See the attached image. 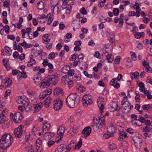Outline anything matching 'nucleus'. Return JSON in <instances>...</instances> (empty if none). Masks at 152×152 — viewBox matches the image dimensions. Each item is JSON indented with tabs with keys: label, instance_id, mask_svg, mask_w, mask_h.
I'll return each instance as SVG.
<instances>
[{
	"label": "nucleus",
	"instance_id": "nucleus-53",
	"mask_svg": "<svg viewBox=\"0 0 152 152\" xmlns=\"http://www.w3.org/2000/svg\"><path fill=\"white\" fill-rule=\"evenodd\" d=\"M147 66L148 67H145L147 70L146 71L148 72L152 73V69L149 66V65H147Z\"/></svg>",
	"mask_w": 152,
	"mask_h": 152
},
{
	"label": "nucleus",
	"instance_id": "nucleus-35",
	"mask_svg": "<svg viewBox=\"0 0 152 152\" xmlns=\"http://www.w3.org/2000/svg\"><path fill=\"white\" fill-rule=\"evenodd\" d=\"M79 43L77 45V46H76L74 47V50L75 51H79L81 49V48L79 46H80L81 44V41H80V43Z\"/></svg>",
	"mask_w": 152,
	"mask_h": 152
},
{
	"label": "nucleus",
	"instance_id": "nucleus-22",
	"mask_svg": "<svg viewBox=\"0 0 152 152\" xmlns=\"http://www.w3.org/2000/svg\"><path fill=\"white\" fill-rule=\"evenodd\" d=\"M145 36V33L143 32H137L134 34L135 37L137 39H140L142 37H144Z\"/></svg>",
	"mask_w": 152,
	"mask_h": 152
},
{
	"label": "nucleus",
	"instance_id": "nucleus-52",
	"mask_svg": "<svg viewBox=\"0 0 152 152\" xmlns=\"http://www.w3.org/2000/svg\"><path fill=\"white\" fill-rule=\"evenodd\" d=\"M32 29V28H31L28 27L26 28V30L27 31H26V33H28V36L29 37V38L30 39H32V38L30 36V31H31V30Z\"/></svg>",
	"mask_w": 152,
	"mask_h": 152
},
{
	"label": "nucleus",
	"instance_id": "nucleus-12",
	"mask_svg": "<svg viewBox=\"0 0 152 152\" xmlns=\"http://www.w3.org/2000/svg\"><path fill=\"white\" fill-rule=\"evenodd\" d=\"M91 132V128L90 126H88L85 128L82 131V133L84 134L83 137L85 138L89 136Z\"/></svg>",
	"mask_w": 152,
	"mask_h": 152
},
{
	"label": "nucleus",
	"instance_id": "nucleus-17",
	"mask_svg": "<svg viewBox=\"0 0 152 152\" xmlns=\"http://www.w3.org/2000/svg\"><path fill=\"white\" fill-rule=\"evenodd\" d=\"M43 106V104L42 102L35 104L34 107V112H37L42 108Z\"/></svg>",
	"mask_w": 152,
	"mask_h": 152
},
{
	"label": "nucleus",
	"instance_id": "nucleus-43",
	"mask_svg": "<svg viewBox=\"0 0 152 152\" xmlns=\"http://www.w3.org/2000/svg\"><path fill=\"white\" fill-rule=\"evenodd\" d=\"M14 50H17L19 52L21 53L23 52V48L22 47L19 45H18L17 47L15 48Z\"/></svg>",
	"mask_w": 152,
	"mask_h": 152
},
{
	"label": "nucleus",
	"instance_id": "nucleus-26",
	"mask_svg": "<svg viewBox=\"0 0 152 152\" xmlns=\"http://www.w3.org/2000/svg\"><path fill=\"white\" fill-rule=\"evenodd\" d=\"M111 108L114 109L113 111H116L117 110L118 107L117 103L116 102H113L110 104Z\"/></svg>",
	"mask_w": 152,
	"mask_h": 152
},
{
	"label": "nucleus",
	"instance_id": "nucleus-62",
	"mask_svg": "<svg viewBox=\"0 0 152 152\" xmlns=\"http://www.w3.org/2000/svg\"><path fill=\"white\" fill-rule=\"evenodd\" d=\"M11 92V91L10 90H7L5 91V96H6L10 95Z\"/></svg>",
	"mask_w": 152,
	"mask_h": 152
},
{
	"label": "nucleus",
	"instance_id": "nucleus-60",
	"mask_svg": "<svg viewBox=\"0 0 152 152\" xmlns=\"http://www.w3.org/2000/svg\"><path fill=\"white\" fill-rule=\"evenodd\" d=\"M110 42L111 43H114L115 37L113 35L112 37H110V39H108Z\"/></svg>",
	"mask_w": 152,
	"mask_h": 152
},
{
	"label": "nucleus",
	"instance_id": "nucleus-51",
	"mask_svg": "<svg viewBox=\"0 0 152 152\" xmlns=\"http://www.w3.org/2000/svg\"><path fill=\"white\" fill-rule=\"evenodd\" d=\"M124 23V20L122 18H119V20L118 26L119 27L121 26Z\"/></svg>",
	"mask_w": 152,
	"mask_h": 152
},
{
	"label": "nucleus",
	"instance_id": "nucleus-28",
	"mask_svg": "<svg viewBox=\"0 0 152 152\" xmlns=\"http://www.w3.org/2000/svg\"><path fill=\"white\" fill-rule=\"evenodd\" d=\"M116 148V145L113 142H110L109 143V148L110 150H113Z\"/></svg>",
	"mask_w": 152,
	"mask_h": 152
},
{
	"label": "nucleus",
	"instance_id": "nucleus-49",
	"mask_svg": "<svg viewBox=\"0 0 152 152\" xmlns=\"http://www.w3.org/2000/svg\"><path fill=\"white\" fill-rule=\"evenodd\" d=\"M130 53L131 54L132 58L133 60L134 61H136V55L135 53L132 51Z\"/></svg>",
	"mask_w": 152,
	"mask_h": 152
},
{
	"label": "nucleus",
	"instance_id": "nucleus-32",
	"mask_svg": "<svg viewBox=\"0 0 152 152\" xmlns=\"http://www.w3.org/2000/svg\"><path fill=\"white\" fill-rule=\"evenodd\" d=\"M23 106L25 108L26 110L27 111H30L31 110V107L29 105L28 103L27 102H26L25 105H23Z\"/></svg>",
	"mask_w": 152,
	"mask_h": 152
},
{
	"label": "nucleus",
	"instance_id": "nucleus-44",
	"mask_svg": "<svg viewBox=\"0 0 152 152\" xmlns=\"http://www.w3.org/2000/svg\"><path fill=\"white\" fill-rule=\"evenodd\" d=\"M151 130V128L148 126H146L145 128H143V132H148Z\"/></svg>",
	"mask_w": 152,
	"mask_h": 152
},
{
	"label": "nucleus",
	"instance_id": "nucleus-36",
	"mask_svg": "<svg viewBox=\"0 0 152 152\" xmlns=\"http://www.w3.org/2000/svg\"><path fill=\"white\" fill-rule=\"evenodd\" d=\"M41 77H38L36 75H35L34 77L33 80L34 81L35 84H36L37 83H39V80H41Z\"/></svg>",
	"mask_w": 152,
	"mask_h": 152
},
{
	"label": "nucleus",
	"instance_id": "nucleus-46",
	"mask_svg": "<svg viewBox=\"0 0 152 152\" xmlns=\"http://www.w3.org/2000/svg\"><path fill=\"white\" fill-rule=\"evenodd\" d=\"M78 89L83 92L86 91V87L80 85L79 86Z\"/></svg>",
	"mask_w": 152,
	"mask_h": 152
},
{
	"label": "nucleus",
	"instance_id": "nucleus-25",
	"mask_svg": "<svg viewBox=\"0 0 152 152\" xmlns=\"http://www.w3.org/2000/svg\"><path fill=\"white\" fill-rule=\"evenodd\" d=\"M114 58L113 56L111 54H108L106 56V59L107 60V62L109 63H111L113 61Z\"/></svg>",
	"mask_w": 152,
	"mask_h": 152
},
{
	"label": "nucleus",
	"instance_id": "nucleus-1",
	"mask_svg": "<svg viewBox=\"0 0 152 152\" xmlns=\"http://www.w3.org/2000/svg\"><path fill=\"white\" fill-rule=\"evenodd\" d=\"M80 101L79 95L77 93H72L67 97L66 103L68 107L73 108L78 105Z\"/></svg>",
	"mask_w": 152,
	"mask_h": 152
},
{
	"label": "nucleus",
	"instance_id": "nucleus-59",
	"mask_svg": "<svg viewBox=\"0 0 152 152\" xmlns=\"http://www.w3.org/2000/svg\"><path fill=\"white\" fill-rule=\"evenodd\" d=\"M116 79V78H115L112 79L110 83V85L111 86H113L115 83V81Z\"/></svg>",
	"mask_w": 152,
	"mask_h": 152
},
{
	"label": "nucleus",
	"instance_id": "nucleus-56",
	"mask_svg": "<svg viewBox=\"0 0 152 152\" xmlns=\"http://www.w3.org/2000/svg\"><path fill=\"white\" fill-rule=\"evenodd\" d=\"M67 84L69 87H72L73 85V81L70 80L67 82Z\"/></svg>",
	"mask_w": 152,
	"mask_h": 152
},
{
	"label": "nucleus",
	"instance_id": "nucleus-27",
	"mask_svg": "<svg viewBox=\"0 0 152 152\" xmlns=\"http://www.w3.org/2000/svg\"><path fill=\"white\" fill-rule=\"evenodd\" d=\"M124 106V112L126 113H128L130 111L129 103H128V104H125Z\"/></svg>",
	"mask_w": 152,
	"mask_h": 152
},
{
	"label": "nucleus",
	"instance_id": "nucleus-45",
	"mask_svg": "<svg viewBox=\"0 0 152 152\" xmlns=\"http://www.w3.org/2000/svg\"><path fill=\"white\" fill-rule=\"evenodd\" d=\"M68 2L67 0H64L62 5V7L63 9H66L67 7Z\"/></svg>",
	"mask_w": 152,
	"mask_h": 152
},
{
	"label": "nucleus",
	"instance_id": "nucleus-39",
	"mask_svg": "<svg viewBox=\"0 0 152 152\" xmlns=\"http://www.w3.org/2000/svg\"><path fill=\"white\" fill-rule=\"evenodd\" d=\"M5 116L4 115H0V124H3L4 123Z\"/></svg>",
	"mask_w": 152,
	"mask_h": 152
},
{
	"label": "nucleus",
	"instance_id": "nucleus-2",
	"mask_svg": "<svg viewBox=\"0 0 152 152\" xmlns=\"http://www.w3.org/2000/svg\"><path fill=\"white\" fill-rule=\"evenodd\" d=\"M12 140L11 135L6 134H4L0 140V148L2 149H6L11 145Z\"/></svg>",
	"mask_w": 152,
	"mask_h": 152
},
{
	"label": "nucleus",
	"instance_id": "nucleus-31",
	"mask_svg": "<svg viewBox=\"0 0 152 152\" xmlns=\"http://www.w3.org/2000/svg\"><path fill=\"white\" fill-rule=\"evenodd\" d=\"M45 136H48V138L50 139L54 136V134L53 132H45Z\"/></svg>",
	"mask_w": 152,
	"mask_h": 152
},
{
	"label": "nucleus",
	"instance_id": "nucleus-34",
	"mask_svg": "<svg viewBox=\"0 0 152 152\" xmlns=\"http://www.w3.org/2000/svg\"><path fill=\"white\" fill-rule=\"evenodd\" d=\"M22 98L23 97L22 96L20 97L18 100H17V103L19 104H24L23 105H25V104H26V102H27L24 100Z\"/></svg>",
	"mask_w": 152,
	"mask_h": 152
},
{
	"label": "nucleus",
	"instance_id": "nucleus-54",
	"mask_svg": "<svg viewBox=\"0 0 152 152\" xmlns=\"http://www.w3.org/2000/svg\"><path fill=\"white\" fill-rule=\"evenodd\" d=\"M80 11L83 15H86L87 14V11L84 8H82L80 10Z\"/></svg>",
	"mask_w": 152,
	"mask_h": 152
},
{
	"label": "nucleus",
	"instance_id": "nucleus-63",
	"mask_svg": "<svg viewBox=\"0 0 152 152\" xmlns=\"http://www.w3.org/2000/svg\"><path fill=\"white\" fill-rule=\"evenodd\" d=\"M150 20V19L148 18L144 17L143 18V21L145 23H148Z\"/></svg>",
	"mask_w": 152,
	"mask_h": 152
},
{
	"label": "nucleus",
	"instance_id": "nucleus-55",
	"mask_svg": "<svg viewBox=\"0 0 152 152\" xmlns=\"http://www.w3.org/2000/svg\"><path fill=\"white\" fill-rule=\"evenodd\" d=\"M26 72L23 71L21 73V77L24 79L27 77V75H26Z\"/></svg>",
	"mask_w": 152,
	"mask_h": 152
},
{
	"label": "nucleus",
	"instance_id": "nucleus-23",
	"mask_svg": "<svg viewBox=\"0 0 152 152\" xmlns=\"http://www.w3.org/2000/svg\"><path fill=\"white\" fill-rule=\"evenodd\" d=\"M132 139L134 142L136 147L137 148H140L141 146L142 142L140 141H137V140H136L134 139V137H133Z\"/></svg>",
	"mask_w": 152,
	"mask_h": 152
},
{
	"label": "nucleus",
	"instance_id": "nucleus-29",
	"mask_svg": "<svg viewBox=\"0 0 152 152\" xmlns=\"http://www.w3.org/2000/svg\"><path fill=\"white\" fill-rule=\"evenodd\" d=\"M127 96H126L125 97H124L123 98V100L121 102V104L122 105V106H124V105L125 104H128V103H129L127 101Z\"/></svg>",
	"mask_w": 152,
	"mask_h": 152
},
{
	"label": "nucleus",
	"instance_id": "nucleus-42",
	"mask_svg": "<svg viewBox=\"0 0 152 152\" xmlns=\"http://www.w3.org/2000/svg\"><path fill=\"white\" fill-rule=\"evenodd\" d=\"M55 57V54L54 52L50 53L48 56V58L50 59H53Z\"/></svg>",
	"mask_w": 152,
	"mask_h": 152
},
{
	"label": "nucleus",
	"instance_id": "nucleus-50",
	"mask_svg": "<svg viewBox=\"0 0 152 152\" xmlns=\"http://www.w3.org/2000/svg\"><path fill=\"white\" fill-rule=\"evenodd\" d=\"M4 30L5 32L7 34L9 33V27L8 25H6L4 27Z\"/></svg>",
	"mask_w": 152,
	"mask_h": 152
},
{
	"label": "nucleus",
	"instance_id": "nucleus-30",
	"mask_svg": "<svg viewBox=\"0 0 152 152\" xmlns=\"http://www.w3.org/2000/svg\"><path fill=\"white\" fill-rule=\"evenodd\" d=\"M36 64V61L34 59H31L29 61L28 63L27 66L28 67L31 66L34 64Z\"/></svg>",
	"mask_w": 152,
	"mask_h": 152
},
{
	"label": "nucleus",
	"instance_id": "nucleus-6",
	"mask_svg": "<svg viewBox=\"0 0 152 152\" xmlns=\"http://www.w3.org/2000/svg\"><path fill=\"white\" fill-rule=\"evenodd\" d=\"M12 85V80L10 78H6L5 79L1 81V86H2L4 88H6Z\"/></svg>",
	"mask_w": 152,
	"mask_h": 152
},
{
	"label": "nucleus",
	"instance_id": "nucleus-4",
	"mask_svg": "<svg viewBox=\"0 0 152 152\" xmlns=\"http://www.w3.org/2000/svg\"><path fill=\"white\" fill-rule=\"evenodd\" d=\"M62 101L59 98H56L53 101V108L56 110H60L62 107Z\"/></svg>",
	"mask_w": 152,
	"mask_h": 152
},
{
	"label": "nucleus",
	"instance_id": "nucleus-41",
	"mask_svg": "<svg viewBox=\"0 0 152 152\" xmlns=\"http://www.w3.org/2000/svg\"><path fill=\"white\" fill-rule=\"evenodd\" d=\"M142 108L144 110H148L150 108V104H145L142 107Z\"/></svg>",
	"mask_w": 152,
	"mask_h": 152
},
{
	"label": "nucleus",
	"instance_id": "nucleus-16",
	"mask_svg": "<svg viewBox=\"0 0 152 152\" xmlns=\"http://www.w3.org/2000/svg\"><path fill=\"white\" fill-rule=\"evenodd\" d=\"M116 129L113 125H111L107 128V131L110 134H113L115 132Z\"/></svg>",
	"mask_w": 152,
	"mask_h": 152
},
{
	"label": "nucleus",
	"instance_id": "nucleus-14",
	"mask_svg": "<svg viewBox=\"0 0 152 152\" xmlns=\"http://www.w3.org/2000/svg\"><path fill=\"white\" fill-rule=\"evenodd\" d=\"M59 3H57L55 6L54 5L51 6V8L53 10V13L54 14H58L59 11Z\"/></svg>",
	"mask_w": 152,
	"mask_h": 152
},
{
	"label": "nucleus",
	"instance_id": "nucleus-21",
	"mask_svg": "<svg viewBox=\"0 0 152 152\" xmlns=\"http://www.w3.org/2000/svg\"><path fill=\"white\" fill-rule=\"evenodd\" d=\"M45 4L42 1L39 2L37 4V8L38 9L42 10L45 7Z\"/></svg>",
	"mask_w": 152,
	"mask_h": 152
},
{
	"label": "nucleus",
	"instance_id": "nucleus-61",
	"mask_svg": "<svg viewBox=\"0 0 152 152\" xmlns=\"http://www.w3.org/2000/svg\"><path fill=\"white\" fill-rule=\"evenodd\" d=\"M111 136H112L111 135L106 133H104L103 135V137L105 139H108Z\"/></svg>",
	"mask_w": 152,
	"mask_h": 152
},
{
	"label": "nucleus",
	"instance_id": "nucleus-47",
	"mask_svg": "<svg viewBox=\"0 0 152 152\" xmlns=\"http://www.w3.org/2000/svg\"><path fill=\"white\" fill-rule=\"evenodd\" d=\"M55 143L54 141L53 140H49L47 143L48 145V147H50L53 145Z\"/></svg>",
	"mask_w": 152,
	"mask_h": 152
},
{
	"label": "nucleus",
	"instance_id": "nucleus-9",
	"mask_svg": "<svg viewBox=\"0 0 152 152\" xmlns=\"http://www.w3.org/2000/svg\"><path fill=\"white\" fill-rule=\"evenodd\" d=\"M22 129V125H20L18 128L15 129L14 134L16 138H20L21 136L23 133Z\"/></svg>",
	"mask_w": 152,
	"mask_h": 152
},
{
	"label": "nucleus",
	"instance_id": "nucleus-3",
	"mask_svg": "<svg viewBox=\"0 0 152 152\" xmlns=\"http://www.w3.org/2000/svg\"><path fill=\"white\" fill-rule=\"evenodd\" d=\"M93 123L92 124L91 127L94 131H97L102 128L104 125L105 119L102 118L101 116H97L93 118Z\"/></svg>",
	"mask_w": 152,
	"mask_h": 152
},
{
	"label": "nucleus",
	"instance_id": "nucleus-10",
	"mask_svg": "<svg viewBox=\"0 0 152 152\" xmlns=\"http://www.w3.org/2000/svg\"><path fill=\"white\" fill-rule=\"evenodd\" d=\"M49 82L47 77H45L42 81L40 83L41 84L40 86V88H47L50 85V83Z\"/></svg>",
	"mask_w": 152,
	"mask_h": 152
},
{
	"label": "nucleus",
	"instance_id": "nucleus-15",
	"mask_svg": "<svg viewBox=\"0 0 152 152\" xmlns=\"http://www.w3.org/2000/svg\"><path fill=\"white\" fill-rule=\"evenodd\" d=\"M119 134L120 135L118 138L119 140H122L128 137L127 134L124 131H119Z\"/></svg>",
	"mask_w": 152,
	"mask_h": 152
},
{
	"label": "nucleus",
	"instance_id": "nucleus-40",
	"mask_svg": "<svg viewBox=\"0 0 152 152\" xmlns=\"http://www.w3.org/2000/svg\"><path fill=\"white\" fill-rule=\"evenodd\" d=\"M119 10L118 8H114L113 10V12L115 16H117L119 14Z\"/></svg>",
	"mask_w": 152,
	"mask_h": 152
},
{
	"label": "nucleus",
	"instance_id": "nucleus-11",
	"mask_svg": "<svg viewBox=\"0 0 152 152\" xmlns=\"http://www.w3.org/2000/svg\"><path fill=\"white\" fill-rule=\"evenodd\" d=\"M42 140H40L39 138L37 140L36 143L37 152H41L42 151Z\"/></svg>",
	"mask_w": 152,
	"mask_h": 152
},
{
	"label": "nucleus",
	"instance_id": "nucleus-8",
	"mask_svg": "<svg viewBox=\"0 0 152 152\" xmlns=\"http://www.w3.org/2000/svg\"><path fill=\"white\" fill-rule=\"evenodd\" d=\"M90 97L91 96L89 95H85L83 96L82 100L83 104H86L87 105L92 104V101Z\"/></svg>",
	"mask_w": 152,
	"mask_h": 152
},
{
	"label": "nucleus",
	"instance_id": "nucleus-37",
	"mask_svg": "<svg viewBox=\"0 0 152 152\" xmlns=\"http://www.w3.org/2000/svg\"><path fill=\"white\" fill-rule=\"evenodd\" d=\"M77 53H75L74 54L72 55L71 57L69 58V60L70 61H75L76 59L77 55Z\"/></svg>",
	"mask_w": 152,
	"mask_h": 152
},
{
	"label": "nucleus",
	"instance_id": "nucleus-48",
	"mask_svg": "<svg viewBox=\"0 0 152 152\" xmlns=\"http://www.w3.org/2000/svg\"><path fill=\"white\" fill-rule=\"evenodd\" d=\"M53 20V18L52 17H49L47 22V25H50Z\"/></svg>",
	"mask_w": 152,
	"mask_h": 152
},
{
	"label": "nucleus",
	"instance_id": "nucleus-57",
	"mask_svg": "<svg viewBox=\"0 0 152 152\" xmlns=\"http://www.w3.org/2000/svg\"><path fill=\"white\" fill-rule=\"evenodd\" d=\"M121 57L120 56H118L116 57V58H115V61L116 63L115 64H119V62L120 60Z\"/></svg>",
	"mask_w": 152,
	"mask_h": 152
},
{
	"label": "nucleus",
	"instance_id": "nucleus-13",
	"mask_svg": "<svg viewBox=\"0 0 152 152\" xmlns=\"http://www.w3.org/2000/svg\"><path fill=\"white\" fill-rule=\"evenodd\" d=\"M53 94L54 96H63L64 94L62 89L60 88H56L54 90Z\"/></svg>",
	"mask_w": 152,
	"mask_h": 152
},
{
	"label": "nucleus",
	"instance_id": "nucleus-33",
	"mask_svg": "<svg viewBox=\"0 0 152 152\" xmlns=\"http://www.w3.org/2000/svg\"><path fill=\"white\" fill-rule=\"evenodd\" d=\"M145 94L147 96V98L148 99H151L152 98V95L151 94V93L149 91L146 90V92H145Z\"/></svg>",
	"mask_w": 152,
	"mask_h": 152
},
{
	"label": "nucleus",
	"instance_id": "nucleus-19",
	"mask_svg": "<svg viewBox=\"0 0 152 152\" xmlns=\"http://www.w3.org/2000/svg\"><path fill=\"white\" fill-rule=\"evenodd\" d=\"M64 145V144L59 145L57 148L55 149V152H63L65 149V148Z\"/></svg>",
	"mask_w": 152,
	"mask_h": 152
},
{
	"label": "nucleus",
	"instance_id": "nucleus-24",
	"mask_svg": "<svg viewBox=\"0 0 152 152\" xmlns=\"http://www.w3.org/2000/svg\"><path fill=\"white\" fill-rule=\"evenodd\" d=\"M130 74V75L131 76L132 79V80L135 78L137 79L139 77V74L136 71L135 72H131Z\"/></svg>",
	"mask_w": 152,
	"mask_h": 152
},
{
	"label": "nucleus",
	"instance_id": "nucleus-7",
	"mask_svg": "<svg viewBox=\"0 0 152 152\" xmlns=\"http://www.w3.org/2000/svg\"><path fill=\"white\" fill-rule=\"evenodd\" d=\"M13 119L16 123H20L21 120L23 118L22 115L19 112L15 113L13 116Z\"/></svg>",
	"mask_w": 152,
	"mask_h": 152
},
{
	"label": "nucleus",
	"instance_id": "nucleus-58",
	"mask_svg": "<svg viewBox=\"0 0 152 152\" xmlns=\"http://www.w3.org/2000/svg\"><path fill=\"white\" fill-rule=\"evenodd\" d=\"M126 131L131 134H132L134 132L133 130L131 128L127 129Z\"/></svg>",
	"mask_w": 152,
	"mask_h": 152
},
{
	"label": "nucleus",
	"instance_id": "nucleus-20",
	"mask_svg": "<svg viewBox=\"0 0 152 152\" xmlns=\"http://www.w3.org/2000/svg\"><path fill=\"white\" fill-rule=\"evenodd\" d=\"M49 35L48 34H45L42 37V39L43 40V42L45 44H47L49 42L50 39L48 38Z\"/></svg>",
	"mask_w": 152,
	"mask_h": 152
},
{
	"label": "nucleus",
	"instance_id": "nucleus-5",
	"mask_svg": "<svg viewBox=\"0 0 152 152\" xmlns=\"http://www.w3.org/2000/svg\"><path fill=\"white\" fill-rule=\"evenodd\" d=\"M57 75H49L47 77L48 82L50 83V85H55L57 83Z\"/></svg>",
	"mask_w": 152,
	"mask_h": 152
},
{
	"label": "nucleus",
	"instance_id": "nucleus-18",
	"mask_svg": "<svg viewBox=\"0 0 152 152\" xmlns=\"http://www.w3.org/2000/svg\"><path fill=\"white\" fill-rule=\"evenodd\" d=\"M74 69H72L70 70H68L67 72H63V73H66L68 74L67 75L65 76V77L66 78L69 79V77H71L73 76L74 74Z\"/></svg>",
	"mask_w": 152,
	"mask_h": 152
},
{
	"label": "nucleus",
	"instance_id": "nucleus-64",
	"mask_svg": "<svg viewBox=\"0 0 152 152\" xmlns=\"http://www.w3.org/2000/svg\"><path fill=\"white\" fill-rule=\"evenodd\" d=\"M13 56L14 58H17L19 56L18 53L17 51H15L13 54Z\"/></svg>",
	"mask_w": 152,
	"mask_h": 152
},
{
	"label": "nucleus",
	"instance_id": "nucleus-38",
	"mask_svg": "<svg viewBox=\"0 0 152 152\" xmlns=\"http://www.w3.org/2000/svg\"><path fill=\"white\" fill-rule=\"evenodd\" d=\"M82 139H80L79 141L78 142V143L77 145H75V149H77V147H78L77 149H79L81 148L82 144Z\"/></svg>",
	"mask_w": 152,
	"mask_h": 152
}]
</instances>
